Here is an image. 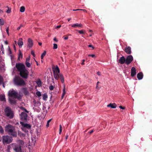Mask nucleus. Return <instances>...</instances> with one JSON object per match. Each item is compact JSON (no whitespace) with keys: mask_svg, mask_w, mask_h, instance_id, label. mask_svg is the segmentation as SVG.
Segmentation results:
<instances>
[{"mask_svg":"<svg viewBox=\"0 0 152 152\" xmlns=\"http://www.w3.org/2000/svg\"><path fill=\"white\" fill-rule=\"evenodd\" d=\"M25 10V8L23 6L21 7L20 8V11L21 12H24Z\"/></svg>","mask_w":152,"mask_h":152,"instance_id":"cd10ccee","label":"nucleus"},{"mask_svg":"<svg viewBox=\"0 0 152 152\" xmlns=\"http://www.w3.org/2000/svg\"><path fill=\"white\" fill-rule=\"evenodd\" d=\"M22 130L26 133H27L28 132V131L25 128H22Z\"/></svg>","mask_w":152,"mask_h":152,"instance_id":"79ce46f5","label":"nucleus"},{"mask_svg":"<svg viewBox=\"0 0 152 152\" xmlns=\"http://www.w3.org/2000/svg\"><path fill=\"white\" fill-rule=\"evenodd\" d=\"M9 27H8L6 29V31L8 34H9Z\"/></svg>","mask_w":152,"mask_h":152,"instance_id":"de8ad7c7","label":"nucleus"},{"mask_svg":"<svg viewBox=\"0 0 152 152\" xmlns=\"http://www.w3.org/2000/svg\"><path fill=\"white\" fill-rule=\"evenodd\" d=\"M4 25V22L3 19H0V25L3 26Z\"/></svg>","mask_w":152,"mask_h":152,"instance_id":"e433bc0d","label":"nucleus"},{"mask_svg":"<svg viewBox=\"0 0 152 152\" xmlns=\"http://www.w3.org/2000/svg\"><path fill=\"white\" fill-rule=\"evenodd\" d=\"M53 40L55 41L56 42H58V40L56 39V37H55L54 38V39H53Z\"/></svg>","mask_w":152,"mask_h":152,"instance_id":"6e6d98bb","label":"nucleus"},{"mask_svg":"<svg viewBox=\"0 0 152 152\" xmlns=\"http://www.w3.org/2000/svg\"><path fill=\"white\" fill-rule=\"evenodd\" d=\"M48 96L46 94H44L43 95V99L44 100H46Z\"/></svg>","mask_w":152,"mask_h":152,"instance_id":"a878e982","label":"nucleus"},{"mask_svg":"<svg viewBox=\"0 0 152 152\" xmlns=\"http://www.w3.org/2000/svg\"><path fill=\"white\" fill-rule=\"evenodd\" d=\"M124 51L127 54H130L132 53L131 48L130 46H126L124 49Z\"/></svg>","mask_w":152,"mask_h":152,"instance_id":"ddd939ff","label":"nucleus"},{"mask_svg":"<svg viewBox=\"0 0 152 152\" xmlns=\"http://www.w3.org/2000/svg\"><path fill=\"white\" fill-rule=\"evenodd\" d=\"M5 131L13 137H16L17 136V133L15 127L11 124H8L5 126Z\"/></svg>","mask_w":152,"mask_h":152,"instance_id":"f257e3e1","label":"nucleus"},{"mask_svg":"<svg viewBox=\"0 0 152 152\" xmlns=\"http://www.w3.org/2000/svg\"><path fill=\"white\" fill-rule=\"evenodd\" d=\"M28 74L29 72L26 69L19 73L20 76L24 79H27L28 78Z\"/></svg>","mask_w":152,"mask_h":152,"instance_id":"6e6552de","label":"nucleus"},{"mask_svg":"<svg viewBox=\"0 0 152 152\" xmlns=\"http://www.w3.org/2000/svg\"><path fill=\"white\" fill-rule=\"evenodd\" d=\"M61 27V25L58 26H56L55 28H59Z\"/></svg>","mask_w":152,"mask_h":152,"instance_id":"3c124183","label":"nucleus"},{"mask_svg":"<svg viewBox=\"0 0 152 152\" xmlns=\"http://www.w3.org/2000/svg\"><path fill=\"white\" fill-rule=\"evenodd\" d=\"M58 46L57 44H53V49H56L57 48Z\"/></svg>","mask_w":152,"mask_h":152,"instance_id":"ea45409f","label":"nucleus"},{"mask_svg":"<svg viewBox=\"0 0 152 152\" xmlns=\"http://www.w3.org/2000/svg\"><path fill=\"white\" fill-rule=\"evenodd\" d=\"M20 28H20V27L19 26L17 28V30H20Z\"/></svg>","mask_w":152,"mask_h":152,"instance_id":"680f3d73","label":"nucleus"},{"mask_svg":"<svg viewBox=\"0 0 152 152\" xmlns=\"http://www.w3.org/2000/svg\"><path fill=\"white\" fill-rule=\"evenodd\" d=\"M18 145L21 146V148L24 145V142L23 141L21 140H19L18 141Z\"/></svg>","mask_w":152,"mask_h":152,"instance_id":"4be33fe9","label":"nucleus"},{"mask_svg":"<svg viewBox=\"0 0 152 152\" xmlns=\"http://www.w3.org/2000/svg\"><path fill=\"white\" fill-rule=\"evenodd\" d=\"M9 53L10 54H12V52H11V50L9 49Z\"/></svg>","mask_w":152,"mask_h":152,"instance_id":"052dcab7","label":"nucleus"},{"mask_svg":"<svg viewBox=\"0 0 152 152\" xmlns=\"http://www.w3.org/2000/svg\"><path fill=\"white\" fill-rule=\"evenodd\" d=\"M5 44H8V42L7 41H6L5 42Z\"/></svg>","mask_w":152,"mask_h":152,"instance_id":"774afa93","label":"nucleus"},{"mask_svg":"<svg viewBox=\"0 0 152 152\" xmlns=\"http://www.w3.org/2000/svg\"><path fill=\"white\" fill-rule=\"evenodd\" d=\"M20 57H21L22 58V54L21 52L20 51L19 54V56L18 57V59L19 60V59L20 58Z\"/></svg>","mask_w":152,"mask_h":152,"instance_id":"4c0bfd02","label":"nucleus"},{"mask_svg":"<svg viewBox=\"0 0 152 152\" xmlns=\"http://www.w3.org/2000/svg\"><path fill=\"white\" fill-rule=\"evenodd\" d=\"M31 53L34 56V57H35V54L33 51H31Z\"/></svg>","mask_w":152,"mask_h":152,"instance_id":"603ef678","label":"nucleus"},{"mask_svg":"<svg viewBox=\"0 0 152 152\" xmlns=\"http://www.w3.org/2000/svg\"><path fill=\"white\" fill-rule=\"evenodd\" d=\"M15 67L19 72L26 69L25 65L21 63H16Z\"/></svg>","mask_w":152,"mask_h":152,"instance_id":"1a4fd4ad","label":"nucleus"},{"mask_svg":"<svg viewBox=\"0 0 152 152\" xmlns=\"http://www.w3.org/2000/svg\"><path fill=\"white\" fill-rule=\"evenodd\" d=\"M85 61V60H82V62L81 63V64L82 65H84L85 64V63H84V62Z\"/></svg>","mask_w":152,"mask_h":152,"instance_id":"8fccbe9b","label":"nucleus"},{"mask_svg":"<svg viewBox=\"0 0 152 152\" xmlns=\"http://www.w3.org/2000/svg\"><path fill=\"white\" fill-rule=\"evenodd\" d=\"M22 110H24L25 112L27 113H28L29 111H28L26 109H25L24 107H22L21 108Z\"/></svg>","mask_w":152,"mask_h":152,"instance_id":"a19ab883","label":"nucleus"},{"mask_svg":"<svg viewBox=\"0 0 152 152\" xmlns=\"http://www.w3.org/2000/svg\"><path fill=\"white\" fill-rule=\"evenodd\" d=\"M18 95V94L17 92L15 91L13 89L10 90L8 92V96H9L19 99V97Z\"/></svg>","mask_w":152,"mask_h":152,"instance_id":"0eeeda50","label":"nucleus"},{"mask_svg":"<svg viewBox=\"0 0 152 152\" xmlns=\"http://www.w3.org/2000/svg\"><path fill=\"white\" fill-rule=\"evenodd\" d=\"M88 47L90 48H92V49H94V48L93 46L91 45H88Z\"/></svg>","mask_w":152,"mask_h":152,"instance_id":"a18cd8bd","label":"nucleus"},{"mask_svg":"<svg viewBox=\"0 0 152 152\" xmlns=\"http://www.w3.org/2000/svg\"><path fill=\"white\" fill-rule=\"evenodd\" d=\"M4 113L6 116L11 119L14 116L13 111L10 107H5L4 110Z\"/></svg>","mask_w":152,"mask_h":152,"instance_id":"39448f33","label":"nucleus"},{"mask_svg":"<svg viewBox=\"0 0 152 152\" xmlns=\"http://www.w3.org/2000/svg\"><path fill=\"white\" fill-rule=\"evenodd\" d=\"M20 123L23 128H25L28 129H30L31 128V126L29 124L26 123H24L23 122L21 121L20 122Z\"/></svg>","mask_w":152,"mask_h":152,"instance_id":"f8f14e48","label":"nucleus"},{"mask_svg":"<svg viewBox=\"0 0 152 152\" xmlns=\"http://www.w3.org/2000/svg\"><path fill=\"white\" fill-rule=\"evenodd\" d=\"M28 47L29 48L32 47L33 46V42L31 38H28Z\"/></svg>","mask_w":152,"mask_h":152,"instance_id":"4468645a","label":"nucleus"},{"mask_svg":"<svg viewBox=\"0 0 152 152\" xmlns=\"http://www.w3.org/2000/svg\"><path fill=\"white\" fill-rule=\"evenodd\" d=\"M18 134L19 135L20 137H24L25 136V134L21 132H18Z\"/></svg>","mask_w":152,"mask_h":152,"instance_id":"c756f323","label":"nucleus"},{"mask_svg":"<svg viewBox=\"0 0 152 152\" xmlns=\"http://www.w3.org/2000/svg\"><path fill=\"white\" fill-rule=\"evenodd\" d=\"M52 119H50L49 120H48V121H47V124L46 125V126L47 128H48L49 126V123L51 121Z\"/></svg>","mask_w":152,"mask_h":152,"instance_id":"473e14b6","label":"nucleus"},{"mask_svg":"<svg viewBox=\"0 0 152 152\" xmlns=\"http://www.w3.org/2000/svg\"><path fill=\"white\" fill-rule=\"evenodd\" d=\"M137 78L139 80L142 79L143 77V75L142 72H140L137 74Z\"/></svg>","mask_w":152,"mask_h":152,"instance_id":"aec40b11","label":"nucleus"},{"mask_svg":"<svg viewBox=\"0 0 152 152\" xmlns=\"http://www.w3.org/2000/svg\"><path fill=\"white\" fill-rule=\"evenodd\" d=\"M119 62L121 64H123L124 63H126V58L124 56H122L120 58L119 60Z\"/></svg>","mask_w":152,"mask_h":152,"instance_id":"dca6fc26","label":"nucleus"},{"mask_svg":"<svg viewBox=\"0 0 152 152\" xmlns=\"http://www.w3.org/2000/svg\"><path fill=\"white\" fill-rule=\"evenodd\" d=\"M81 10H82L83 11H84V12H87V10H85V9H81Z\"/></svg>","mask_w":152,"mask_h":152,"instance_id":"bf43d9fd","label":"nucleus"},{"mask_svg":"<svg viewBox=\"0 0 152 152\" xmlns=\"http://www.w3.org/2000/svg\"><path fill=\"white\" fill-rule=\"evenodd\" d=\"M133 58L132 55L128 56L126 58V64L129 65L133 61Z\"/></svg>","mask_w":152,"mask_h":152,"instance_id":"9b49d317","label":"nucleus"},{"mask_svg":"<svg viewBox=\"0 0 152 152\" xmlns=\"http://www.w3.org/2000/svg\"><path fill=\"white\" fill-rule=\"evenodd\" d=\"M136 74V69L134 67H133L131 69V76L132 77H133Z\"/></svg>","mask_w":152,"mask_h":152,"instance_id":"2eb2a0df","label":"nucleus"},{"mask_svg":"<svg viewBox=\"0 0 152 152\" xmlns=\"http://www.w3.org/2000/svg\"><path fill=\"white\" fill-rule=\"evenodd\" d=\"M53 71L54 75L55 78L58 80L60 79L62 83L64 82V78L63 76L61 74H59L60 69L57 66H56L55 69H53Z\"/></svg>","mask_w":152,"mask_h":152,"instance_id":"f03ea898","label":"nucleus"},{"mask_svg":"<svg viewBox=\"0 0 152 152\" xmlns=\"http://www.w3.org/2000/svg\"><path fill=\"white\" fill-rule=\"evenodd\" d=\"M30 59V57L26 58L25 61V64L26 66L28 67H30L31 66V64L29 63V61Z\"/></svg>","mask_w":152,"mask_h":152,"instance_id":"f3484780","label":"nucleus"},{"mask_svg":"<svg viewBox=\"0 0 152 152\" xmlns=\"http://www.w3.org/2000/svg\"><path fill=\"white\" fill-rule=\"evenodd\" d=\"M3 13V11L2 10L0 9V15L2 14Z\"/></svg>","mask_w":152,"mask_h":152,"instance_id":"5fc2aeb1","label":"nucleus"},{"mask_svg":"<svg viewBox=\"0 0 152 152\" xmlns=\"http://www.w3.org/2000/svg\"><path fill=\"white\" fill-rule=\"evenodd\" d=\"M119 107L122 110H124L125 109V107H123L121 106H120Z\"/></svg>","mask_w":152,"mask_h":152,"instance_id":"09e8293b","label":"nucleus"},{"mask_svg":"<svg viewBox=\"0 0 152 152\" xmlns=\"http://www.w3.org/2000/svg\"><path fill=\"white\" fill-rule=\"evenodd\" d=\"M94 132L93 130H91L90 132H89L88 133L90 134H91L92 133H93Z\"/></svg>","mask_w":152,"mask_h":152,"instance_id":"864d4df0","label":"nucleus"},{"mask_svg":"<svg viewBox=\"0 0 152 152\" xmlns=\"http://www.w3.org/2000/svg\"><path fill=\"white\" fill-rule=\"evenodd\" d=\"M12 137L9 135H4L2 136V141L4 144H9L12 142Z\"/></svg>","mask_w":152,"mask_h":152,"instance_id":"423d86ee","label":"nucleus"},{"mask_svg":"<svg viewBox=\"0 0 152 152\" xmlns=\"http://www.w3.org/2000/svg\"><path fill=\"white\" fill-rule=\"evenodd\" d=\"M0 100L1 101H5L6 99L4 95H0Z\"/></svg>","mask_w":152,"mask_h":152,"instance_id":"b1692460","label":"nucleus"},{"mask_svg":"<svg viewBox=\"0 0 152 152\" xmlns=\"http://www.w3.org/2000/svg\"><path fill=\"white\" fill-rule=\"evenodd\" d=\"M23 92V93L25 95L28 94V92L26 88H22Z\"/></svg>","mask_w":152,"mask_h":152,"instance_id":"5701e85b","label":"nucleus"},{"mask_svg":"<svg viewBox=\"0 0 152 152\" xmlns=\"http://www.w3.org/2000/svg\"><path fill=\"white\" fill-rule=\"evenodd\" d=\"M39 45H42V43L41 42H39Z\"/></svg>","mask_w":152,"mask_h":152,"instance_id":"69168bd1","label":"nucleus"},{"mask_svg":"<svg viewBox=\"0 0 152 152\" xmlns=\"http://www.w3.org/2000/svg\"><path fill=\"white\" fill-rule=\"evenodd\" d=\"M7 7L8 8V10L6 12L7 13H10L11 12V10L9 9V7Z\"/></svg>","mask_w":152,"mask_h":152,"instance_id":"c03bdc74","label":"nucleus"},{"mask_svg":"<svg viewBox=\"0 0 152 152\" xmlns=\"http://www.w3.org/2000/svg\"><path fill=\"white\" fill-rule=\"evenodd\" d=\"M36 94L37 95L38 97H40L41 96V94L40 92L39 91H37L36 92Z\"/></svg>","mask_w":152,"mask_h":152,"instance_id":"c9c22d12","label":"nucleus"},{"mask_svg":"<svg viewBox=\"0 0 152 152\" xmlns=\"http://www.w3.org/2000/svg\"><path fill=\"white\" fill-rule=\"evenodd\" d=\"M22 39L20 38L18 41V45L19 46L20 48H21L22 45H23V42L22 41Z\"/></svg>","mask_w":152,"mask_h":152,"instance_id":"412c9836","label":"nucleus"},{"mask_svg":"<svg viewBox=\"0 0 152 152\" xmlns=\"http://www.w3.org/2000/svg\"><path fill=\"white\" fill-rule=\"evenodd\" d=\"M71 19V18H69L67 20H68V21H69Z\"/></svg>","mask_w":152,"mask_h":152,"instance_id":"338daca9","label":"nucleus"},{"mask_svg":"<svg viewBox=\"0 0 152 152\" xmlns=\"http://www.w3.org/2000/svg\"><path fill=\"white\" fill-rule=\"evenodd\" d=\"M108 107H110L112 108H115L117 107V105L115 103H110L107 105Z\"/></svg>","mask_w":152,"mask_h":152,"instance_id":"a211bd4d","label":"nucleus"},{"mask_svg":"<svg viewBox=\"0 0 152 152\" xmlns=\"http://www.w3.org/2000/svg\"><path fill=\"white\" fill-rule=\"evenodd\" d=\"M65 93H66L65 88V86H64V88L63 89V94H62V98H63L64 96V95L65 94Z\"/></svg>","mask_w":152,"mask_h":152,"instance_id":"393cba45","label":"nucleus"},{"mask_svg":"<svg viewBox=\"0 0 152 152\" xmlns=\"http://www.w3.org/2000/svg\"><path fill=\"white\" fill-rule=\"evenodd\" d=\"M97 74L98 75L100 76L101 75V72H97Z\"/></svg>","mask_w":152,"mask_h":152,"instance_id":"13d9d810","label":"nucleus"},{"mask_svg":"<svg viewBox=\"0 0 152 152\" xmlns=\"http://www.w3.org/2000/svg\"><path fill=\"white\" fill-rule=\"evenodd\" d=\"M12 148L15 152H22L21 146L16 143H12L8 146V150Z\"/></svg>","mask_w":152,"mask_h":152,"instance_id":"7ed1b4c3","label":"nucleus"},{"mask_svg":"<svg viewBox=\"0 0 152 152\" xmlns=\"http://www.w3.org/2000/svg\"><path fill=\"white\" fill-rule=\"evenodd\" d=\"M14 81L15 84L17 86H23L26 84L23 80L18 76L15 77Z\"/></svg>","mask_w":152,"mask_h":152,"instance_id":"20e7f679","label":"nucleus"},{"mask_svg":"<svg viewBox=\"0 0 152 152\" xmlns=\"http://www.w3.org/2000/svg\"><path fill=\"white\" fill-rule=\"evenodd\" d=\"M77 31L80 34H84L85 32H83V30H77Z\"/></svg>","mask_w":152,"mask_h":152,"instance_id":"58836bf2","label":"nucleus"},{"mask_svg":"<svg viewBox=\"0 0 152 152\" xmlns=\"http://www.w3.org/2000/svg\"><path fill=\"white\" fill-rule=\"evenodd\" d=\"M9 101L11 104H15L16 103V102L14 100L11 99H9Z\"/></svg>","mask_w":152,"mask_h":152,"instance_id":"c85d7f7f","label":"nucleus"},{"mask_svg":"<svg viewBox=\"0 0 152 152\" xmlns=\"http://www.w3.org/2000/svg\"><path fill=\"white\" fill-rule=\"evenodd\" d=\"M68 37L66 36L64 38V39L65 40H66V39H68Z\"/></svg>","mask_w":152,"mask_h":152,"instance_id":"4d7b16f0","label":"nucleus"},{"mask_svg":"<svg viewBox=\"0 0 152 152\" xmlns=\"http://www.w3.org/2000/svg\"><path fill=\"white\" fill-rule=\"evenodd\" d=\"M59 127H60V129H59V134H60L62 132V126L61 125V124L60 125Z\"/></svg>","mask_w":152,"mask_h":152,"instance_id":"f704fd0d","label":"nucleus"},{"mask_svg":"<svg viewBox=\"0 0 152 152\" xmlns=\"http://www.w3.org/2000/svg\"><path fill=\"white\" fill-rule=\"evenodd\" d=\"M68 135L67 134L66 135V140L67 139V138H68Z\"/></svg>","mask_w":152,"mask_h":152,"instance_id":"e2e57ef3","label":"nucleus"},{"mask_svg":"<svg viewBox=\"0 0 152 152\" xmlns=\"http://www.w3.org/2000/svg\"><path fill=\"white\" fill-rule=\"evenodd\" d=\"M3 79L2 77L0 75V85L3 83Z\"/></svg>","mask_w":152,"mask_h":152,"instance_id":"72a5a7b5","label":"nucleus"},{"mask_svg":"<svg viewBox=\"0 0 152 152\" xmlns=\"http://www.w3.org/2000/svg\"><path fill=\"white\" fill-rule=\"evenodd\" d=\"M49 88L50 90L52 91L53 89V85H51L50 86Z\"/></svg>","mask_w":152,"mask_h":152,"instance_id":"37998d69","label":"nucleus"},{"mask_svg":"<svg viewBox=\"0 0 152 152\" xmlns=\"http://www.w3.org/2000/svg\"><path fill=\"white\" fill-rule=\"evenodd\" d=\"M88 56H91L92 57H94L95 56V55L94 54H89Z\"/></svg>","mask_w":152,"mask_h":152,"instance_id":"49530a36","label":"nucleus"},{"mask_svg":"<svg viewBox=\"0 0 152 152\" xmlns=\"http://www.w3.org/2000/svg\"><path fill=\"white\" fill-rule=\"evenodd\" d=\"M0 133L3 134L4 133V130L2 127L0 125Z\"/></svg>","mask_w":152,"mask_h":152,"instance_id":"7c9ffc66","label":"nucleus"},{"mask_svg":"<svg viewBox=\"0 0 152 152\" xmlns=\"http://www.w3.org/2000/svg\"><path fill=\"white\" fill-rule=\"evenodd\" d=\"M46 53V51H45L43 53H42L41 56V59H42L44 58V57L45 56Z\"/></svg>","mask_w":152,"mask_h":152,"instance_id":"bb28decb","label":"nucleus"},{"mask_svg":"<svg viewBox=\"0 0 152 152\" xmlns=\"http://www.w3.org/2000/svg\"><path fill=\"white\" fill-rule=\"evenodd\" d=\"M20 120L25 122H27V119L28 114L25 112H22L20 114Z\"/></svg>","mask_w":152,"mask_h":152,"instance_id":"9d476101","label":"nucleus"},{"mask_svg":"<svg viewBox=\"0 0 152 152\" xmlns=\"http://www.w3.org/2000/svg\"><path fill=\"white\" fill-rule=\"evenodd\" d=\"M45 12H46V11H45L43 10V11L42 13H41V14H43V13H44Z\"/></svg>","mask_w":152,"mask_h":152,"instance_id":"0e129e2a","label":"nucleus"},{"mask_svg":"<svg viewBox=\"0 0 152 152\" xmlns=\"http://www.w3.org/2000/svg\"><path fill=\"white\" fill-rule=\"evenodd\" d=\"M71 26L72 27L76 28L77 27H82L83 25L80 23H76L73 24Z\"/></svg>","mask_w":152,"mask_h":152,"instance_id":"6ab92c4d","label":"nucleus"},{"mask_svg":"<svg viewBox=\"0 0 152 152\" xmlns=\"http://www.w3.org/2000/svg\"><path fill=\"white\" fill-rule=\"evenodd\" d=\"M37 83L39 87L41 86H42L41 81L40 80L37 82Z\"/></svg>","mask_w":152,"mask_h":152,"instance_id":"2f4dec72","label":"nucleus"}]
</instances>
